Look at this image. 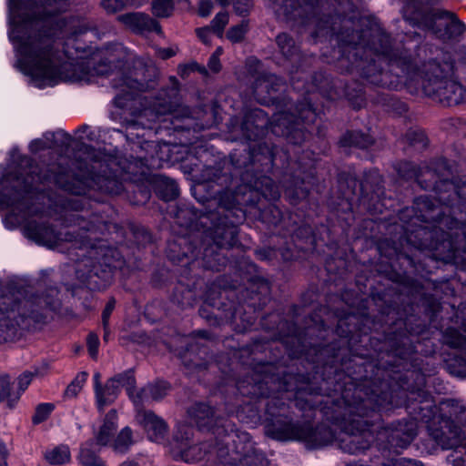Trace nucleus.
I'll return each mask as SVG.
<instances>
[{
  "label": "nucleus",
  "instance_id": "nucleus-1",
  "mask_svg": "<svg viewBox=\"0 0 466 466\" xmlns=\"http://www.w3.org/2000/svg\"><path fill=\"white\" fill-rule=\"evenodd\" d=\"M63 7L62 0H8L9 39L15 52V65L40 88L59 81L90 83L95 76L106 75L111 67L99 65L90 69L84 63H58L56 51L66 24L51 16Z\"/></svg>",
  "mask_w": 466,
  "mask_h": 466
},
{
  "label": "nucleus",
  "instance_id": "nucleus-2",
  "mask_svg": "<svg viewBox=\"0 0 466 466\" xmlns=\"http://www.w3.org/2000/svg\"><path fill=\"white\" fill-rule=\"evenodd\" d=\"M453 65L436 61L429 62L423 70V88L427 95H435L447 105L461 103L465 97V89L451 77Z\"/></svg>",
  "mask_w": 466,
  "mask_h": 466
},
{
  "label": "nucleus",
  "instance_id": "nucleus-3",
  "mask_svg": "<svg viewBox=\"0 0 466 466\" xmlns=\"http://www.w3.org/2000/svg\"><path fill=\"white\" fill-rule=\"evenodd\" d=\"M419 23L443 40L456 38L466 31L465 24L455 14L448 11L437 10L426 14Z\"/></svg>",
  "mask_w": 466,
  "mask_h": 466
},
{
  "label": "nucleus",
  "instance_id": "nucleus-4",
  "mask_svg": "<svg viewBox=\"0 0 466 466\" xmlns=\"http://www.w3.org/2000/svg\"><path fill=\"white\" fill-rule=\"evenodd\" d=\"M192 436V429L187 425L177 427L173 441L170 443V453L177 461L194 462L201 460L204 456L202 446L189 443Z\"/></svg>",
  "mask_w": 466,
  "mask_h": 466
},
{
  "label": "nucleus",
  "instance_id": "nucleus-5",
  "mask_svg": "<svg viewBox=\"0 0 466 466\" xmlns=\"http://www.w3.org/2000/svg\"><path fill=\"white\" fill-rule=\"evenodd\" d=\"M135 380L130 374H120L109 380L105 387L96 383L95 387L96 401L99 410H103L106 406L113 403L122 387H126L129 397L133 400L134 396L131 390L134 388Z\"/></svg>",
  "mask_w": 466,
  "mask_h": 466
},
{
  "label": "nucleus",
  "instance_id": "nucleus-6",
  "mask_svg": "<svg viewBox=\"0 0 466 466\" xmlns=\"http://www.w3.org/2000/svg\"><path fill=\"white\" fill-rule=\"evenodd\" d=\"M24 234L36 243L49 248H57L62 241H72L73 238L71 234H56L52 228L34 222L25 226Z\"/></svg>",
  "mask_w": 466,
  "mask_h": 466
},
{
  "label": "nucleus",
  "instance_id": "nucleus-7",
  "mask_svg": "<svg viewBox=\"0 0 466 466\" xmlns=\"http://www.w3.org/2000/svg\"><path fill=\"white\" fill-rule=\"evenodd\" d=\"M138 424L141 425L147 438L154 442H163L167 433V423L150 410H138L136 416Z\"/></svg>",
  "mask_w": 466,
  "mask_h": 466
},
{
  "label": "nucleus",
  "instance_id": "nucleus-8",
  "mask_svg": "<svg viewBox=\"0 0 466 466\" xmlns=\"http://www.w3.org/2000/svg\"><path fill=\"white\" fill-rule=\"evenodd\" d=\"M126 27L133 32L142 33L144 31L160 32L158 24L143 13H129L117 17Z\"/></svg>",
  "mask_w": 466,
  "mask_h": 466
},
{
  "label": "nucleus",
  "instance_id": "nucleus-9",
  "mask_svg": "<svg viewBox=\"0 0 466 466\" xmlns=\"http://www.w3.org/2000/svg\"><path fill=\"white\" fill-rule=\"evenodd\" d=\"M117 427V412L116 410H111L105 416L102 425L96 432V441L99 445H107L111 440Z\"/></svg>",
  "mask_w": 466,
  "mask_h": 466
},
{
  "label": "nucleus",
  "instance_id": "nucleus-10",
  "mask_svg": "<svg viewBox=\"0 0 466 466\" xmlns=\"http://www.w3.org/2000/svg\"><path fill=\"white\" fill-rule=\"evenodd\" d=\"M168 387L166 382H160L154 385H148L147 387L141 390L137 395L133 398V402L138 405L141 401L152 399L158 400L162 399L167 392Z\"/></svg>",
  "mask_w": 466,
  "mask_h": 466
},
{
  "label": "nucleus",
  "instance_id": "nucleus-11",
  "mask_svg": "<svg viewBox=\"0 0 466 466\" xmlns=\"http://www.w3.org/2000/svg\"><path fill=\"white\" fill-rule=\"evenodd\" d=\"M45 458L51 464H65L69 462L71 454L66 445H59L46 451Z\"/></svg>",
  "mask_w": 466,
  "mask_h": 466
},
{
  "label": "nucleus",
  "instance_id": "nucleus-12",
  "mask_svg": "<svg viewBox=\"0 0 466 466\" xmlns=\"http://www.w3.org/2000/svg\"><path fill=\"white\" fill-rule=\"evenodd\" d=\"M20 398V392L12 393L10 390V380L7 375L0 377V401L7 400L12 407Z\"/></svg>",
  "mask_w": 466,
  "mask_h": 466
},
{
  "label": "nucleus",
  "instance_id": "nucleus-13",
  "mask_svg": "<svg viewBox=\"0 0 466 466\" xmlns=\"http://www.w3.org/2000/svg\"><path fill=\"white\" fill-rule=\"evenodd\" d=\"M132 431L130 428L126 427L118 433L116 441L113 443V448L116 451L125 452L132 445Z\"/></svg>",
  "mask_w": 466,
  "mask_h": 466
},
{
  "label": "nucleus",
  "instance_id": "nucleus-14",
  "mask_svg": "<svg viewBox=\"0 0 466 466\" xmlns=\"http://www.w3.org/2000/svg\"><path fill=\"white\" fill-rule=\"evenodd\" d=\"M172 9V0H153L152 12L157 16H168L171 15Z\"/></svg>",
  "mask_w": 466,
  "mask_h": 466
},
{
  "label": "nucleus",
  "instance_id": "nucleus-15",
  "mask_svg": "<svg viewBox=\"0 0 466 466\" xmlns=\"http://www.w3.org/2000/svg\"><path fill=\"white\" fill-rule=\"evenodd\" d=\"M87 379L86 372H80L76 375L75 380L67 386L66 395L67 397H76L83 388Z\"/></svg>",
  "mask_w": 466,
  "mask_h": 466
},
{
  "label": "nucleus",
  "instance_id": "nucleus-16",
  "mask_svg": "<svg viewBox=\"0 0 466 466\" xmlns=\"http://www.w3.org/2000/svg\"><path fill=\"white\" fill-rule=\"evenodd\" d=\"M8 183L9 180L7 177L0 179V208L9 207L13 204V200L9 196L11 191L8 188Z\"/></svg>",
  "mask_w": 466,
  "mask_h": 466
},
{
  "label": "nucleus",
  "instance_id": "nucleus-17",
  "mask_svg": "<svg viewBox=\"0 0 466 466\" xmlns=\"http://www.w3.org/2000/svg\"><path fill=\"white\" fill-rule=\"evenodd\" d=\"M54 406L50 403H43L36 407L33 416V422L38 424L46 420L53 410Z\"/></svg>",
  "mask_w": 466,
  "mask_h": 466
},
{
  "label": "nucleus",
  "instance_id": "nucleus-18",
  "mask_svg": "<svg viewBox=\"0 0 466 466\" xmlns=\"http://www.w3.org/2000/svg\"><path fill=\"white\" fill-rule=\"evenodd\" d=\"M248 30V25L242 22L240 25L231 27L227 33V37L233 43L241 41Z\"/></svg>",
  "mask_w": 466,
  "mask_h": 466
},
{
  "label": "nucleus",
  "instance_id": "nucleus-19",
  "mask_svg": "<svg viewBox=\"0 0 466 466\" xmlns=\"http://www.w3.org/2000/svg\"><path fill=\"white\" fill-rule=\"evenodd\" d=\"M228 23V15L226 12L218 13L211 22L212 29L218 34L219 37H222L223 30L226 25Z\"/></svg>",
  "mask_w": 466,
  "mask_h": 466
},
{
  "label": "nucleus",
  "instance_id": "nucleus-20",
  "mask_svg": "<svg viewBox=\"0 0 466 466\" xmlns=\"http://www.w3.org/2000/svg\"><path fill=\"white\" fill-rule=\"evenodd\" d=\"M277 44L284 56L292 55L294 43L292 39L286 34H280L277 36Z\"/></svg>",
  "mask_w": 466,
  "mask_h": 466
},
{
  "label": "nucleus",
  "instance_id": "nucleus-21",
  "mask_svg": "<svg viewBox=\"0 0 466 466\" xmlns=\"http://www.w3.org/2000/svg\"><path fill=\"white\" fill-rule=\"evenodd\" d=\"M212 415H213V410L207 404H198L196 407V410L194 411V416L196 418V420L201 426L207 424V422L204 420L206 419H208Z\"/></svg>",
  "mask_w": 466,
  "mask_h": 466
},
{
  "label": "nucleus",
  "instance_id": "nucleus-22",
  "mask_svg": "<svg viewBox=\"0 0 466 466\" xmlns=\"http://www.w3.org/2000/svg\"><path fill=\"white\" fill-rule=\"evenodd\" d=\"M448 460L452 466H466V448L461 447V449L453 451Z\"/></svg>",
  "mask_w": 466,
  "mask_h": 466
},
{
  "label": "nucleus",
  "instance_id": "nucleus-23",
  "mask_svg": "<svg viewBox=\"0 0 466 466\" xmlns=\"http://www.w3.org/2000/svg\"><path fill=\"white\" fill-rule=\"evenodd\" d=\"M313 431L309 426L298 428L295 430L293 438L296 440H301L306 441H311Z\"/></svg>",
  "mask_w": 466,
  "mask_h": 466
},
{
  "label": "nucleus",
  "instance_id": "nucleus-24",
  "mask_svg": "<svg viewBox=\"0 0 466 466\" xmlns=\"http://www.w3.org/2000/svg\"><path fill=\"white\" fill-rule=\"evenodd\" d=\"M99 339L95 334H89L87 337V349L90 356L96 359L98 353Z\"/></svg>",
  "mask_w": 466,
  "mask_h": 466
},
{
  "label": "nucleus",
  "instance_id": "nucleus-25",
  "mask_svg": "<svg viewBox=\"0 0 466 466\" xmlns=\"http://www.w3.org/2000/svg\"><path fill=\"white\" fill-rule=\"evenodd\" d=\"M382 466H423L420 461L407 460L405 458L392 459Z\"/></svg>",
  "mask_w": 466,
  "mask_h": 466
},
{
  "label": "nucleus",
  "instance_id": "nucleus-26",
  "mask_svg": "<svg viewBox=\"0 0 466 466\" xmlns=\"http://www.w3.org/2000/svg\"><path fill=\"white\" fill-rule=\"evenodd\" d=\"M104 9L109 13H114L126 5L124 0H102Z\"/></svg>",
  "mask_w": 466,
  "mask_h": 466
},
{
  "label": "nucleus",
  "instance_id": "nucleus-27",
  "mask_svg": "<svg viewBox=\"0 0 466 466\" xmlns=\"http://www.w3.org/2000/svg\"><path fill=\"white\" fill-rule=\"evenodd\" d=\"M456 209L459 210L458 218H456V220H458V222L461 224L463 234L466 238V202H460Z\"/></svg>",
  "mask_w": 466,
  "mask_h": 466
},
{
  "label": "nucleus",
  "instance_id": "nucleus-28",
  "mask_svg": "<svg viewBox=\"0 0 466 466\" xmlns=\"http://www.w3.org/2000/svg\"><path fill=\"white\" fill-rule=\"evenodd\" d=\"M32 378H33V373H31V372H25L19 377V379H18L19 391L18 392L21 393L25 390V389L28 387V385L31 382Z\"/></svg>",
  "mask_w": 466,
  "mask_h": 466
},
{
  "label": "nucleus",
  "instance_id": "nucleus-29",
  "mask_svg": "<svg viewBox=\"0 0 466 466\" xmlns=\"http://www.w3.org/2000/svg\"><path fill=\"white\" fill-rule=\"evenodd\" d=\"M350 444L359 443V437H357V436L350 437ZM368 446H369V442L366 441L365 443H361V444H359V445H354V447H350L348 449V451L351 452V453H355V452H357V451H359L360 450H364V449L368 448Z\"/></svg>",
  "mask_w": 466,
  "mask_h": 466
},
{
  "label": "nucleus",
  "instance_id": "nucleus-30",
  "mask_svg": "<svg viewBox=\"0 0 466 466\" xmlns=\"http://www.w3.org/2000/svg\"><path fill=\"white\" fill-rule=\"evenodd\" d=\"M235 9L240 15L248 12L249 7L251 6L250 0H237L234 3Z\"/></svg>",
  "mask_w": 466,
  "mask_h": 466
},
{
  "label": "nucleus",
  "instance_id": "nucleus-31",
  "mask_svg": "<svg viewBox=\"0 0 466 466\" xmlns=\"http://www.w3.org/2000/svg\"><path fill=\"white\" fill-rule=\"evenodd\" d=\"M212 10V4L210 1L205 0L202 1L198 7V14L201 16H208Z\"/></svg>",
  "mask_w": 466,
  "mask_h": 466
},
{
  "label": "nucleus",
  "instance_id": "nucleus-32",
  "mask_svg": "<svg viewBox=\"0 0 466 466\" xmlns=\"http://www.w3.org/2000/svg\"><path fill=\"white\" fill-rule=\"evenodd\" d=\"M198 36L200 38V40L205 43L208 44L210 41V29L208 27H203V28H198L196 30Z\"/></svg>",
  "mask_w": 466,
  "mask_h": 466
},
{
  "label": "nucleus",
  "instance_id": "nucleus-33",
  "mask_svg": "<svg viewBox=\"0 0 466 466\" xmlns=\"http://www.w3.org/2000/svg\"><path fill=\"white\" fill-rule=\"evenodd\" d=\"M114 307H115V302L109 301L103 311L102 318H103V324H104L105 328L106 327V325L108 323V319H109V317L114 309Z\"/></svg>",
  "mask_w": 466,
  "mask_h": 466
},
{
  "label": "nucleus",
  "instance_id": "nucleus-34",
  "mask_svg": "<svg viewBox=\"0 0 466 466\" xmlns=\"http://www.w3.org/2000/svg\"><path fill=\"white\" fill-rule=\"evenodd\" d=\"M208 66L212 72H218L220 69L219 57L217 55H212L208 60Z\"/></svg>",
  "mask_w": 466,
  "mask_h": 466
},
{
  "label": "nucleus",
  "instance_id": "nucleus-35",
  "mask_svg": "<svg viewBox=\"0 0 466 466\" xmlns=\"http://www.w3.org/2000/svg\"><path fill=\"white\" fill-rule=\"evenodd\" d=\"M7 450L3 442L0 441V466H7Z\"/></svg>",
  "mask_w": 466,
  "mask_h": 466
},
{
  "label": "nucleus",
  "instance_id": "nucleus-36",
  "mask_svg": "<svg viewBox=\"0 0 466 466\" xmlns=\"http://www.w3.org/2000/svg\"><path fill=\"white\" fill-rule=\"evenodd\" d=\"M45 147H46V145L42 140H35L30 144V148L34 152L44 149Z\"/></svg>",
  "mask_w": 466,
  "mask_h": 466
},
{
  "label": "nucleus",
  "instance_id": "nucleus-37",
  "mask_svg": "<svg viewBox=\"0 0 466 466\" xmlns=\"http://www.w3.org/2000/svg\"><path fill=\"white\" fill-rule=\"evenodd\" d=\"M275 123L277 126H286V123L288 121V114H280L275 116Z\"/></svg>",
  "mask_w": 466,
  "mask_h": 466
},
{
  "label": "nucleus",
  "instance_id": "nucleus-38",
  "mask_svg": "<svg viewBox=\"0 0 466 466\" xmlns=\"http://www.w3.org/2000/svg\"><path fill=\"white\" fill-rule=\"evenodd\" d=\"M135 85H136V83L131 81V80H128V81L127 80H123V84H121L119 86L116 85L115 86L116 88H120L123 91H126V86H127V89L131 90V89H133L135 87Z\"/></svg>",
  "mask_w": 466,
  "mask_h": 466
},
{
  "label": "nucleus",
  "instance_id": "nucleus-39",
  "mask_svg": "<svg viewBox=\"0 0 466 466\" xmlns=\"http://www.w3.org/2000/svg\"><path fill=\"white\" fill-rule=\"evenodd\" d=\"M126 5H131V6H140L143 5L145 0H124Z\"/></svg>",
  "mask_w": 466,
  "mask_h": 466
},
{
  "label": "nucleus",
  "instance_id": "nucleus-40",
  "mask_svg": "<svg viewBox=\"0 0 466 466\" xmlns=\"http://www.w3.org/2000/svg\"><path fill=\"white\" fill-rule=\"evenodd\" d=\"M414 435H415V431H414L413 427L409 428V430L406 433L405 442L409 443L413 439Z\"/></svg>",
  "mask_w": 466,
  "mask_h": 466
},
{
  "label": "nucleus",
  "instance_id": "nucleus-41",
  "mask_svg": "<svg viewBox=\"0 0 466 466\" xmlns=\"http://www.w3.org/2000/svg\"><path fill=\"white\" fill-rule=\"evenodd\" d=\"M0 326H7L5 313L2 310H0Z\"/></svg>",
  "mask_w": 466,
  "mask_h": 466
},
{
  "label": "nucleus",
  "instance_id": "nucleus-42",
  "mask_svg": "<svg viewBox=\"0 0 466 466\" xmlns=\"http://www.w3.org/2000/svg\"><path fill=\"white\" fill-rule=\"evenodd\" d=\"M91 159L94 161V162H101V161H106V156H104L103 157H97L96 155H92L91 157Z\"/></svg>",
  "mask_w": 466,
  "mask_h": 466
},
{
  "label": "nucleus",
  "instance_id": "nucleus-43",
  "mask_svg": "<svg viewBox=\"0 0 466 466\" xmlns=\"http://www.w3.org/2000/svg\"><path fill=\"white\" fill-rule=\"evenodd\" d=\"M173 56V53H172L171 51H169V50H165V51H163V52H162V54H161V56H162L163 58H167V57H170V56Z\"/></svg>",
  "mask_w": 466,
  "mask_h": 466
},
{
  "label": "nucleus",
  "instance_id": "nucleus-44",
  "mask_svg": "<svg viewBox=\"0 0 466 466\" xmlns=\"http://www.w3.org/2000/svg\"><path fill=\"white\" fill-rule=\"evenodd\" d=\"M94 380H95V386L96 385V383L98 385H100V381H99L100 380V374L99 373H96L94 375Z\"/></svg>",
  "mask_w": 466,
  "mask_h": 466
},
{
  "label": "nucleus",
  "instance_id": "nucleus-45",
  "mask_svg": "<svg viewBox=\"0 0 466 466\" xmlns=\"http://www.w3.org/2000/svg\"><path fill=\"white\" fill-rule=\"evenodd\" d=\"M120 466H138V465L133 461H125Z\"/></svg>",
  "mask_w": 466,
  "mask_h": 466
},
{
  "label": "nucleus",
  "instance_id": "nucleus-46",
  "mask_svg": "<svg viewBox=\"0 0 466 466\" xmlns=\"http://www.w3.org/2000/svg\"><path fill=\"white\" fill-rule=\"evenodd\" d=\"M222 53H223L222 47H218L213 55H217L218 57H219L222 55Z\"/></svg>",
  "mask_w": 466,
  "mask_h": 466
},
{
  "label": "nucleus",
  "instance_id": "nucleus-47",
  "mask_svg": "<svg viewBox=\"0 0 466 466\" xmlns=\"http://www.w3.org/2000/svg\"><path fill=\"white\" fill-rule=\"evenodd\" d=\"M221 5H227L229 4L230 0H217Z\"/></svg>",
  "mask_w": 466,
  "mask_h": 466
},
{
  "label": "nucleus",
  "instance_id": "nucleus-48",
  "mask_svg": "<svg viewBox=\"0 0 466 466\" xmlns=\"http://www.w3.org/2000/svg\"><path fill=\"white\" fill-rule=\"evenodd\" d=\"M171 187H172L173 194H176V191H177L176 185L174 183H172Z\"/></svg>",
  "mask_w": 466,
  "mask_h": 466
},
{
  "label": "nucleus",
  "instance_id": "nucleus-49",
  "mask_svg": "<svg viewBox=\"0 0 466 466\" xmlns=\"http://www.w3.org/2000/svg\"><path fill=\"white\" fill-rule=\"evenodd\" d=\"M461 419L466 420V410H465L462 411Z\"/></svg>",
  "mask_w": 466,
  "mask_h": 466
},
{
  "label": "nucleus",
  "instance_id": "nucleus-50",
  "mask_svg": "<svg viewBox=\"0 0 466 466\" xmlns=\"http://www.w3.org/2000/svg\"><path fill=\"white\" fill-rule=\"evenodd\" d=\"M258 92H259V87H257V89H256V93H258Z\"/></svg>",
  "mask_w": 466,
  "mask_h": 466
},
{
  "label": "nucleus",
  "instance_id": "nucleus-51",
  "mask_svg": "<svg viewBox=\"0 0 466 466\" xmlns=\"http://www.w3.org/2000/svg\"><path fill=\"white\" fill-rule=\"evenodd\" d=\"M75 194H80V191H73Z\"/></svg>",
  "mask_w": 466,
  "mask_h": 466
},
{
  "label": "nucleus",
  "instance_id": "nucleus-52",
  "mask_svg": "<svg viewBox=\"0 0 466 466\" xmlns=\"http://www.w3.org/2000/svg\"><path fill=\"white\" fill-rule=\"evenodd\" d=\"M299 117L300 118H303L304 116H302V113H299Z\"/></svg>",
  "mask_w": 466,
  "mask_h": 466
},
{
  "label": "nucleus",
  "instance_id": "nucleus-53",
  "mask_svg": "<svg viewBox=\"0 0 466 466\" xmlns=\"http://www.w3.org/2000/svg\"><path fill=\"white\" fill-rule=\"evenodd\" d=\"M8 219H9V217L5 218V222L6 223Z\"/></svg>",
  "mask_w": 466,
  "mask_h": 466
}]
</instances>
